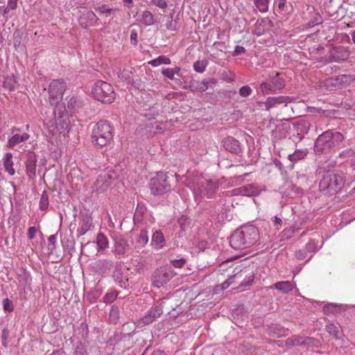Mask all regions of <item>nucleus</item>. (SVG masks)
I'll return each instance as SVG.
<instances>
[{
    "label": "nucleus",
    "mask_w": 355,
    "mask_h": 355,
    "mask_svg": "<svg viewBox=\"0 0 355 355\" xmlns=\"http://www.w3.org/2000/svg\"><path fill=\"white\" fill-rule=\"evenodd\" d=\"M202 181L198 182V189L201 194L209 197L212 196L218 187L216 179H201Z\"/></svg>",
    "instance_id": "obj_10"
},
{
    "label": "nucleus",
    "mask_w": 355,
    "mask_h": 355,
    "mask_svg": "<svg viewBox=\"0 0 355 355\" xmlns=\"http://www.w3.org/2000/svg\"><path fill=\"white\" fill-rule=\"evenodd\" d=\"M173 277L170 267H162L153 274L152 281L155 287L160 288L166 284Z\"/></svg>",
    "instance_id": "obj_7"
},
{
    "label": "nucleus",
    "mask_w": 355,
    "mask_h": 355,
    "mask_svg": "<svg viewBox=\"0 0 355 355\" xmlns=\"http://www.w3.org/2000/svg\"><path fill=\"white\" fill-rule=\"evenodd\" d=\"M271 287L282 291L284 293H288L291 292L293 288L292 283L288 281L278 282L274 284Z\"/></svg>",
    "instance_id": "obj_30"
},
{
    "label": "nucleus",
    "mask_w": 355,
    "mask_h": 355,
    "mask_svg": "<svg viewBox=\"0 0 355 355\" xmlns=\"http://www.w3.org/2000/svg\"><path fill=\"white\" fill-rule=\"evenodd\" d=\"M110 185L109 179H96L92 186L93 192L103 193L109 189Z\"/></svg>",
    "instance_id": "obj_20"
},
{
    "label": "nucleus",
    "mask_w": 355,
    "mask_h": 355,
    "mask_svg": "<svg viewBox=\"0 0 355 355\" xmlns=\"http://www.w3.org/2000/svg\"><path fill=\"white\" fill-rule=\"evenodd\" d=\"M326 330L327 331L331 336H333L335 338H338V332H339V328L336 327L334 324H329L326 325Z\"/></svg>",
    "instance_id": "obj_42"
},
{
    "label": "nucleus",
    "mask_w": 355,
    "mask_h": 355,
    "mask_svg": "<svg viewBox=\"0 0 355 355\" xmlns=\"http://www.w3.org/2000/svg\"><path fill=\"white\" fill-rule=\"evenodd\" d=\"M303 346H316L319 341L312 337L303 338Z\"/></svg>",
    "instance_id": "obj_46"
},
{
    "label": "nucleus",
    "mask_w": 355,
    "mask_h": 355,
    "mask_svg": "<svg viewBox=\"0 0 355 355\" xmlns=\"http://www.w3.org/2000/svg\"><path fill=\"white\" fill-rule=\"evenodd\" d=\"M48 241H49V250L51 251V252H52L56 248V241H57V236L56 234H53V235H51L50 236L49 238H48Z\"/></svg>",
    "instance_id": "obj_48"
},
{
    "label": "nucleus",
    "mask_w": 355,
    "mask_h": 355,
    "mask_svg": "<svg viewBox=\"0 0 355 355\" xmlns=\"http://www.w3.org/2000/svg\"><path fill=\"white\" fill-rule=\"evenodd\" d=\"M80 227L78 229L79 236L84 235L87 232L92 225V218L87 212L80 213Z\"/></svg>",
    "instance_id": "obj_14"
},
{
    "label": "nucleus",
    "mask_w": 355,
    "mask_h": 355,
    "mask_svg": "<svg viewBox=\"0 0 355 355\" xmlns=\"http://www.w3.org/2000/svg\"><path fill=\"white\" fill-rule=\"evenodd\" d=\"M3 86L9 91L14 90L15 87V80L13 77H6L3 83Z\"/></svg>",
    "instance_id": "obj_41"
},
{
    "label": "nucleus",
    "mask_w": 355,
    "mask_h": 355,
    "mask_svg": "<svg viewBox=\"0 0 355 355\" xmlns=\"http://www.w3.org/2000/svg\"><path fill=\"white\" fill-rule=\"evenodd\" d=\"M342 137L339 132L326 131L317 138L315 144V150L320 153L327 152L331 148L334 139H340Z\"/></svg>",
    "instance_id": "obj_4"
},
{
    "label": "nucleus",
    "mask_w": 355,
    "mask_h": 355,
    "mask_svg": "<svg viewBox=\"0 0 355 355\" xmlns=\"http://www.w3.org/2000/svg\"><path fill=\"white\" fill-rule=\"evenodd\" d=\"M284 81L280 78L279 73H276L269 80L261 84L260 88L263 92L271 93L284 87Z\"/></svg>",
    "instance_id": "obj_8"
},
{
    "label": "nucleus",
    "mask_w": 355,
    "mask_h": 355,
    "mask_svg": "<svg viewBox=\"0 0 355 355\" xmlns=\"http://www.w3.org/2000/svg\"><path fill=\"white\" fill-rule=\"evenodd\" d=\"M29 137L30 135L26 132H24L23 134H15L8 139V146L10 148H13L17 144L27 140Z\"/></svg>",
    "instance_id": "obj_25"
},
{
    "label": "nucleus",
    "mask_w": 355,
    "mask_h": 355,
    "mask_svg": "<svg viewBox=\"0 0 355 355\" xmlns=\"http://www.w3.org/2000/svg\"><path fill=\"white\" fill-rule=\"evenodd\" d=\"M26 173L30 178L39 176V178H45V173L42 171H36V159L35 157H30L26 163Z\"/></svg>",
    "instance_id": "obj_18"
},
{
    "label": "nucleus",
    "mask_w": 355,
    "mask_h": 355,
    "mask_svg": "<svg viewBox=\"0 0 355 355\" xmlns=\"http://www.w3.org/2000/svg\"><path fill=\"white\" fill-rule=\"evenodd\" d=\"M180 70L181 69L180 67L164 68L162 69V74L165 77L168 78L169 80H173L175 79V75L179 74Z\"/></svg>",
    "instance_id": "obj_34"
},
{
    "label": "nucleus",
    "mask_w": 355,
    "mask_h": 355,
    "mask_svg": "<svg viewBox=\"0 0 355 355\" xmlns=\"http://www.w3.org/2000/svg\"><path fill=\"white\" fill-rule=\"evenodd\" d=\"M3 166L8 175L12 176L15 174V169L13 168L12 155L11 153H6L3 159Z\"/></svg>",
    "instance_id": "obj_23"
},
{
    "label": "nucleus",
    "mask_w": 355,
    "mask_h": 355,
    "mask_svg": "<svg viewBox=\"0 0 355 355\" xmlns=\"http://www.w3.org/2000/svg\"><path fill=\"white\" fill-rule=\"evenodd\" d=\"M75 355H88L87 351L82 343H79L74 352Z\"/></svg>",
    "instance_id": "obj_53"
},
{
    "label": "nucleus",
    "mask_w": 355,
    "mask_h": 355,
    "mask_svg": "<svg viewBox=\"0 0 355 355\" xmlns=\"http://www.w3.org/2000/svg\"><path fill=\"white\" fill-rule=\"evenodd\" d=\"M303 337L296 336L293 338H289L285 341V345L291 348L295 346H303Z\"/></svg>",
    "instance_id": "obj_35"
},
{
    "label": "nucleus",
    "mask_w": 355,
    "mask_h": 355,
    "mask_svg": "<svg viewBox=\"0 0 355 355\" xmlns=\"http://www.w3.org/2000/svg\"><path fill=\"white\" fill-rule=\"evenodd\" d=\"M245 51V49L244 47L241 46H236L234 51L233 55L235 56V55H240L241 53H243Z\"/></svg>",
    "instance_id": "obj_62"
},
{
    "label": "nucleus",
    "mask_w": 355,
    "mask_h": 355,
    "mask_svg": "<svg viewBox=\"0 0 355 355\" xmlns=\"http://www.w3.org/2000/svg\"><path fill=\"white\" fill-rule=\"evenodd\" d=\"M208 83L207 80L198 81L193 80L190 82L189 88L192 92H205L208 89Z\"/></svg>",
    "instance_id": "obj_24"
},
{
    "label": "nucleus",
    "mask_w": 355,
    "mask_h": 355,
    "mask_svg": "<svg viewBox=\"0 0 355 355\" xmlns=\"http://www.w3.org/2000/svg\"><path fill=\"white\" fill-rule=\"evenodd\" d=\"M96 10L101 14L111 15L114 9L108 8L106 5H102L95 8Z\"/></svg>",
    "instance_id": "obj_47"
},
{
    "label": "nucleus",
    "mask_w": 355,
    "mask_h": 355,
    "mask_svg": "<svg viewBox=\"0 0 355 355\" xmlns=\"http://www.w3.org/2000/svg\"><path fill=\"white\" fill-rule=\"evenodd\" d=\"M113 267V262L108 259H99L94 264L95 271L99 274L107 273Z\"/></svg>",
    "instance_id": "obj_16"
},
{
    "label": "nucleus",
    "mask_w": 355,
    "mask_h": 355,
    "mask_svg": "<svg viewBox=\"0 0 355 355\" xmlns=\"http://www.w3.org/2000/svg\"><path fill=\"white\" fill-rule=\"evenodd\" d=\"M63 186H64V183H63L62 179H60V178L55 179V183H54L53 190L57 191L59 193H60L61 191H63V188H62Z\"/></svg>",
    "instance_id": "obj_51"
},
{
    "label": "nucleus",
    "mask_w": 355,
    "mask_h": 355,
    "mask_svg": "<svg viewBox=\"0 0 355 355\" xmlns=\"http://www.w3.org/2000/svg\"><path fill=\"white\" fill-rule=\"evenodd\" d=\"M146 207L144 204H141V203L137 204V208L135 210L136 214H138L139 216V215L144 216V214L146 212Z\"/></svg>",
    "instance_id": "obj_57"
},
{
    "label": "nucleus",
    "mask_w": 355,
    "mask_h": 355,
    "mask_svg": "<svg viewBox=\"0 0 355 355\" xmlns=\"http://www.w3.org/2000/svg\"><path fill=\"white\" fill-rule=\"evenodd\" d=\"M163 313V307L162 304H157L153 307L148 314L141 318L139 322L143 325L150 324L153 322L157 318H159Z\"/></svg>",
    "instance_id": "obj_11"
},
{
    "label": "nucleus",
    "mask_w": 355,
    "mask_h": 355,
    "mask_svg": "<svg viewBox=\"0 0 355 355\" xmlns=\"http://www.w3.org/2000/svg\"><path fill=\"white\" fill-rule=\"evenodd\" d=\"M137 20L145 26H151L155 22L154 15L148 10L144 11Z\"/></svg>",
    "instance_id": "obj_29"
},
{
    "label": "nucleus",
    "mask_w": 355,
    "mask_h": 355,
    "mask_svg": "<svg viewBox=\"0 0 355 355\" xmlns=\"http://www.w3.org/2000/svg\"><path fill=\"white\" fill-rule=\"evenodd\" d=\"M37 232V229L35 227H30L28 230V237L29 239L32 240L35 238V234Z\"/></svg>",
    "instance_id": "obj_60"
},
{
    "label": "nucleus",
    "mask_w": 355,
    "mask_h": 355,
    "mask_svg": "<svg viewBox=\"0 0 355 355\" xmlns=\"http://www.w3.org/2000/svg\"><path fill=\"white\" fill-rule=\"evenodd\" d=\"M354 81L352 76L341 75L335 78H331L327 80L326 84L328 86L342 87L345 86Z\"/></svg>",
    "instance_id": "obj_13"
},
{
    "label": "nucleus",
    "mask_w": 355,
    "mask_h": 355,
    "mask_svg": "<svg viewBox=\"0 0 355 355\" xmlns=\"http://www.w3.org/2000/svg\"><path fill=\"white\" fill-rule=\"evenodd\" d=\"M307 155L306 150H296L294 153L289 155L288 158L291 162H297L303 159Z\"/></svg>",
    "instance_id": "obj_37"
},
{
    "label": "nucleus",
    "mask_w": 355,
    "mask_h": 355,
    "mask_svg": "<svg viewBox=\"0 0 355 355\" xmlns=\"http://www.w3.org/2000/svg\"><path fill=\"white\" fill-rule=\"evenodd\" d=\"M92 94L98 101L111 103L115 98L113 87L108 83L98 80L92 87Z\"/></svg>",
    "instance_id": "obj_3"
},
{
    "label": "nucleus",
    "mask_w": 355,
    "mask_h": 355,
    "mask_svg": "<svg viewBox=\"0 0 355 355\" xmlns=\"http://www.w3.org/2000/svg\"><path fill=\"white\" fill-rule=\"evenodd\" d=\"M112 128L105 121H98L93 128L92 140L94 145L103 147L112 139Z\"/></svg>",
    "instance_id": "obj_2"
},
{
    "label": "nucleus",
    "mask_w": 355,
    "mask_h": 355,
    "mask_svg": "<svg viewBox=\"0 0 355 355\" xmlns=\"http://www.w3.org/2000/svg\"><path fill=\"white\" fill-rule=\"evenodd\" d=\"M166 243L164 235L160 230H156L152 236L151 245L156 250L162 248Z\"/></svg>",
    "instance_id": "obj_19"
},
{
    "label": "nucleus",
    "mask_w": 355,
    "mask_h": 355,
    "mask_svg": "<svg viewBox=\"0 0 355 355\" xmlns=\"http://www.w3.org/2000/svg\"><path fill=\"white\" fill-rule=\"evenodd\" d=\"M222 143L223 147L232 153L238 154L241 151L239 141L232 137L225 138Z\"/></svg>",
    "instance_id": "obj_17"
},
{
    "label": "nucleus",
    "mask_w": 355,
    "mask_h": 355,
    "mask_svg": "<svg viewBox=\"0 0 355 355\" xmlns=\"http://www.w3.org/2000/svg\"><path fill=\"white\" fill-rule=\"evenodd\" d=\"M17 1L18 0H8V6L11 10H15L17 7Z\"/></svg>",
    "instance_id": "obj_64"
},
{
    "label": "nucleus",
    "mask_w": 355,
    "mask_h": 355,
    "mask_svg": "<svg viewBox=\"0 0 355 355\" xmlns=\"http://www.w3.org/2000/svg\"><path fill=\"white\" fill-rule=\"evenodd\" d=\"M10 336V332L8 329L4 328L2 330V334H1V345L7 348L8 343V339Z\"/></svg>",
    "instance_id": "obj_45"
},
{
    "label": "nucleus",
    "mask_w": 355,
    "mask_h": 355,
    "mask_svg": "<svg viewBox=\"0 0 355 355\" xmlns=\"http://www.w3.org/2000/svg\"><path fill=\"white\" fill-rule=\"evenodd\" d=\"M259 239L258 229L247 225L237 229L230 236V244L235 250H243L254 245Z\"/></svg>",
    "instance_id": "obj_1"
},
{
    "label": "nucleus",
    "mask_w": 355,
    "mask_h": 355,
    "mask_svg": "<svg viewBox=\"0 0 355 355\" xmlns=\"http://www.w3.org/2000/svg\"><path fill=\"white\" fill-rule=\"evenodd\" d=\"M278 8L281 12H287L286 0H278Z\"/></svg>",
    "instance_id": "obj_55"
},
{
    "label": "nucleus",
    "mask_w": 355,
    "mask_h": 355,
    "mask_svg": "<svg viewBox=\"0 0 355 355\" xmlns=\"http://www.w3.org/2000/svg\"><path fill=\"white\" fill-rule=\"evenodd\" d=\"M49 207V197L46 191H43L40 200V209L46 210Z\"/></svg>",
    "instance_id": "obj_40"
},
{
    "label": "nucleus",
    "mask_w": 355,
    "mask_h": 355,
    "mask_svg": "<svg viewBox=\"0 0 355 355\" xmlns=\"http://www.w3.org/2000/svg\"><path fill=\"white\" fill-rule=\"evenodd\" d=\"M207 67V62L205 60L202 61H196L193 64V69L199 73H202Z\"/></svg>",
    "instance_id": "obj_44"
},
{
    "label": "nucleus",
    "mask_w": 355,
    "mask_h": 355,
    "mask_svg": "<svg viewBox=\"0 0 355 355\" xmlns=\"http://www.w3.org/2000/svg\"><path fill=\"white\" fill-rule=\"evenodd\" d=\"M153 3L159 8L164 9L167 7V3L165 0H153Z\"/></svg>",
    "instance_id": "obj_61"
},
{
    "label": "nucleus",
    "mask_w": 355,
    "mask_h": 355,
    "mask_svg": "<svg viewBox=\"0 0 355 355\" xmlns=\"http://www.w3.org/2000/svg\"><path fill=\"white\" fill-rule=\"evenodd\" d=\"M186 260L184 259H175L171 261V265L175 268H182Z\"/></svg>",
    "instance_id": "obj_56"
},
{
    "label": "nucleus",
    "mask_w": 355,
    "mask_h": 355,
    "mask_svg": "<svg viewBox=\"0 0 355 355\" xmlns=\"http://www.w3.org/2000/svg\"><path fill=\"white\" fill-rule=\"evenodd\" d=\"M285 98L283 96L269 97L265 101V106L267 110L275 107L280 104L285 103Z\"/></svg>",
    "instance_id": "obj_28"
},
{
    "label": "nucleus",
    "mask_w": 355,
    "mask_h": 355,
    "mask_svg": "<svg viewBox=\"0 0 355 355\" xmlns=\"http://www.w3.org/2000/svg\"><path fill=\"white\" fill-rule=\"evenodd\" d=\"M343 310L344 307L343 305L332 303L326 304L323 307V311L326 314H334L340 313Z\"/></svg>",
    "instance_id": "obj_31"
},
{
    "label": "nucleus",
    "mask_w": 355,
    "mask_h": 355,
    "mask_svg": "<svg viewBox=\"0 0 355 355\" xmlns=\"http://www.w3.org/2000/svg\"><path fill=\"white\" fill-rule=\"evenodd\" d=\"M3 309L8 312H12L14 310V305L12 302L8 298H6L3 300Z\"/></svg>",
    "instance_id": "obj_50"
},
{
    "label": "nucleus",
    "mask_w": 355,
    "mask_h": 355,
    "mask_svg": "<svg viewBox=\"0 0 355 355\" xmlns=\"http://www.w3.org/2000/svg\"><path fill=\"white\" fill-rule=\"evenodd\" d=\"M65 90V83L62 80H53L49 87V103L57 105L62 100Z\"/></svg>",
    "instance_id": "obj_5"
},
{
    "label": "nucleus",
    "mask_w": 355,
    "mask_h": 355,
    "mask_svg": "<svg viewBox=\"0 0 355 355\" xmlns=\"http://www.w3.org/2000/svg\"><path fill=\"white\" fill-rule=\"evenodd\" d=\"M178 223L180 225L181 230L184 231L189 226L190 220L187 216H182V217L178 219Z\"/></svg>",
    "instance_id": "obj_43"
},
{
    "label": "nucleus",
    "mask_w": 355,
    "mask_h": 355,
    "mask_svg": "<svg viewBox=\"0 0 355 355\" xmlns=\"http://www.w3.org/2000/svg\"><path fill=\"white\" fill-rule=\"evenodd\" d=\"M118 292L116 291H111L110 293H107L104 297V301L106 303H110L113 302L117 297Z\"/></svg>",
    "instance_id": "obj_49"
},
{
    "label": "nucleus",
    "mask_w": 355,
    "mask_h": 355,
    "mask_svg": "<svg viewBox=\"0 0 355 355\" xmlns=\"http://www.w3.org/2000/svg\"><path fill=\"white\" fill-rule=\"evenodd\" d=\"M148 242V232L146 230H141L137 239V248L144 247Z\"/></svg>",
    "instance_id": "obj_33"
},
{
    "label": "nucleus",
    "mask_w": 355,
    "mask_h": 355,
    "mask_svg": "<svg viewBox=\"0 0 355 355\" xmlns=\"http://www.w3.org/2000/svg\"><path fill=\"white\" fill-rule=\"evenodd\" d=\"M333 60L336 62H340L347 60L349 57V52L343 47H338L335 49L331 52Z\"/></svg>",
    "instance_id": "obj_26"
},
{
    "label": "nucleus",
    "mask_w": 355,
    "mask_h": 355,
    "mask_svg": "<svg viewBox=\"0 0 355 355\" xmlns=\"http://www.w3.org/2000/svg\"><path fill=\"white\" fill-rule=\"evenodd\" d=\"M295 256L298 260H302L306 258V252L305 250H299L295 252Z\"/></svg>",
    "instance_id": "obj_59"
},
{
    "label": "nucleus",
    "mask_w": 355,
    "mask_h": 355,
    "mask_svg": "<svg viewBox=\"0 0 355 355\" xmlns=\"http://www.w3.org/2000/svg\"><path fill=\"white\" fill-rule=\"evenodd\" d=\"M96 244L98 247V250H104L107 247V239L103 233L98 234L96 237Z\"/></svg>",
    "instance_id": "obj_36"
},
{
    "label": "nucleus",
    "mask_w": 355,
    "mask_h": 355,
    "mask_svg": "<svg viewBox=\"0 0 355 355\" xmlns=\"http://www.w3.org/2000/svg\"><path fill=\"white\" fill-rule=\"evenodd\" d=\"M240 189L243 191V195L252 196L259 195L260 192L264 189L254 184H250L248 185L241 187Z\"/></svg>",
    "instance_id": "obj_22"
},
{
    "label": "nucleus",
    "mask_w": 355,
    "mask_h": 355,
    "mask_svg": "<svg viewBox=\"0 0 355 355\" xmlns=\"http://www.w3.org/2000/svg\"><path fill=\"white\" fill-rule=\"evenodd\" d=\"M129 248L128 241L123 238H116L114 244V252L116 254L122 255Z\"/></svg>",
    "instance_id": "obj_21"
},
{
    "label": "nucleus",
    "mask_w": 355,
    "mask_h": 355,
    "mask_svg": "<svg viewBox=\"0 0 355 355\" xmlns=\"http://www.w3.org/2000/svg\"><path fill=\"white\" fill-rule=\"evenodd\" d=\"M113 277L114 281L119 284L121 288H127V282L128 279L125 280L123 277V272L120 267H116L113 273Z\"/></svg>",
    "instance_id": "obj_27"
},
{
    "label": "nucleus",
    "mask_w": 355,
    "mask_h": 355,
    "mask_svg": "<svg viewBox=\"0 0 355 355\" xmlns=\"http://www.w3.org/2000/svg\"><path fill=\"white\" fill-rule=\"evenodd\" d=\"M119 320V309L116 306H112L110 312V320L116 324Z\"/></svg>",
    "instance_id": "obj_38"
},
{
    "label": "nucleus",
    "mask_w": 355,
    "mask_h": 355,
    "mask_svg": "<svg viewBox=\"0 0 355 355\" xmlns=\"http://www.w3.org/2000/svg\"><path fill=\"white\" fill-rule=\"evenodd\" d=\"M254 3L261 12H265L268 9V0H254Z\"/></svg>",
    "instance_id": "obj_39"
},
{
    "label": "nucleus",
    "mask_w": 355,
    "mask_h": 355,
    "mask_svg": "<svg viewBox=\"0 0 355 355\" xmlns=\"http://www.w3.org/2000/svg\"><path fill=\"white\" fill-rule=\"evenodd\" d=\"M98 20V17L92 10H87L80 17V23L82 26L87 28L94 26Z\"/></svg>",
    "instance_id": "obj_15"
},
{
    "label": "nucleus",
    "mask_w": 355,
    "mask_h": 355,
    "mask_svg": "<svg viewBox=\"0 0 355 355\" xmlns=\"http://www.w3.org/2000/svg\"><path fill=\"white\" fill-rule=\"evenodd\" d=\"M344 179H320L318 187L320 191L328 195L337 193L344 184Z\"/></svg>",
    "instance_id": "obj_6"
},
{
    "label": "nucleus",
    "mask_w": 355,
    "mask_h": 355,
    "mask_svg": "<svg viewBox=\"0 0 355 355\" xmlns=\"http://www.w3.org/2000/svg\"><path fill=\"white\" fill-rule=\"evenodd\" d=\"M252 89L248 85L243 86L239 89V94L243 97H246L250 95Z\"/></svg>",
    "instance_id": "obj_52"
},
{
    "label": "nucleus",
    "mask_w": 355,
    "mask_h": 355,
    "mask_svg": "<svg viewBox=\"0 0 355 355\" xmlns=\"http://www.w3.org/2000/svg\"><path fill=\"white\" fill-rule=\"evenodd\" d=\"M317 249L316 243L313 241H309L306 245V250L310 252H315Z\"/></svg>",
    "instance_id": "obj_58"
},
{
    "label": "nucleus",
    "mask_w": 355,
    "mask_h": 355,
    "mask_svg": "<svg viewBox=\"0 0 355 355\" xmlns=\"http://www.w3.org/2000/svg\"><path fill=\"white\" fill-rule=\"evenodd\" d=\"M149 187L155 196H161L171 190V184L167 179H150Z\"/></svg>",
    "instance_id": "obj_9"
},
{
    "label": "nucleus",
    "mask_w": 355,
    "mask_h": 355,
    "mask_svg": "<svg viewBox=\"0 0 355 355\" xmlns=\"http://www.w3.org/2000/svg\"><path fill=\"white\" fill-rule=\"evenodd\" d=\"M171 60L166 55H159L157 58L150 60L148 64L152 67H158L161 64H170Z\"/></svg>",
    "instance_id": "obj_32"
},
{
    "label": "nucleus",
    "mask_w": 355,
    "mask_h": 355,
    "mask_svg": "<svg viewBox=\"0 0 355 355\" xmlns=\"http://www.w3.org/2000/svg\"><path fill=\"white\" fill-rule=\"evenodd\" d=\"M273 223H274V225L276 227V228L277 230H279V227H282L283 221L280 218H279L277 216H275Z\"/></svg>",
    "instance_id": "obj_63"
},
{
    "label": "nucleus",
    "mask_w": 355,
    "mask_h": 355,
    "mask_svg": "<svg viewBox=\"0 0 355 355\" xmlns=\"http://www.w3.org/2000/svg\"><path fill=\"white\" fill-rule=\"evenodd\" d=\"M235 279L239 282L243 278L239 283V287H246L251 285L254 279V275L252 272H249L248 270H239L237 273L234 275Z\"/></svg>",
    "instance_id": "obj_12"
},
{
    "label": "nucleus",
    "mask_w": 355,
    "mask_h": 355,
    "mask_svg": "<svg viewBox=\"0 0 355 355\" xmlns=\"http://www.w3.org/2000/svg\"><path fill=\"white\" fill-rule=\"evenodd\" d=\"M234 279V275L232 277H230L226 281H225L220 286H217L216 288H220L221 290L226 289L228 288L232 283V279Z\"/></svg>",
    "instance_id": "obj_54"
}]
</instances>
